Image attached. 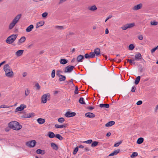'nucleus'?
<instances>
[{
  "mask_svg": "<svg viewBox=\"0 0 158 158\" xmlns=\"http://www.w3.org/2000/svg\"><path fill=\"white\" fill-rule=\"evenodd\" d=\"M9 127L15 130L18 131L21 129L22 126L17 121H12L9 123Z\"/></svg>",
  "mask_w": 158,
  "mask_h": 158,
  "instance_id": "1",
  "label": "nucleus"
},
{
  "mask_svg": "<svg viewBox=\"0 0 158 158\" xmlns=\"http://www.w3.org/2000/svg\"><path fill=\"white\" fill-rule=\"evenodd\" d=\"M21 16L22 15L21 14H19L15 17L9 25V29L11 30L14 28L16 24L19 22V19L21 18Z\"/></svg>",
  "mask_w": 158,
  "mask_h": 158,
  "instance_id": "2",
  "label": "nucleus"
},
{
  "mask_svg": "<svg viewBox=\"0 0 158 158\" xmlns=\"http://www.w3.org/2000/svg\"><path fill=\"white\" fill-rule=\"evenodd\" d=\"M17 37L16 34H13L9 36L6 40V42L9 44H12L16 40Z\"/></svg>",
  "mask_w": 158,
  "mask_h": 158,
  "instance_id": "3",
  "label": "nucleus"
},
{
  "mask_svg": "<svg viewBox=\"0 0 158 158\" xmlns=\"http://www.w3.org/2000/svg\"><path fill=\"white\" fill-rule=\"evenodd\" d=\"M50 98V95L49 93L44 94L41 97V103H45L47 102V99L49 100Z\"/></svg>",
  "mask_w": 158,
  "mask_h": 158,
  "instance_id": "4",
  "label": "nucleus"
},
{
  "mask_svg": "<svg viewBox=\"0 0 158 158\" xmlns=\"http://www.w3.org/2000/svg\"><path fill=\"white\" fill-rule=\"evenodd\" d=\"M135 26V23H131L127 24L124 25L121 27V28L123 30H126L128 28H131Z\"/></svg>",
  "mask_w": 158,
  "mask_h": 158,
  "instance_id": "5",
  "label": "nucleus"
},
{
  "mask_svg": "<svg viewBox=\"0 0 158 158\" xmlns=\"http://www.w3.org/2000/svg\"><path fill=\"white\" fill-rule=\"evenodd\" d=\"M36 141L35 140H32L27 142L26 145L29 147H33L35 145Z\"/></svg>",
  "mask_w": 158,
  "mask_h": 158,
  "instance_id": "6",
  "label": "nucleus"
},
{
  "mask_svg": "<svg viewBox=\"0 0 158 158\" xmlns=\"http://www.w3.org/2000/svg\"><path fill=\"white\" fill-rule=\"evenodd\" d=\"M74 67L72 65H69L67 66L64 70L65 73H70L73 70Z\"/></svg>",
  "mask_w": 158,
  "mask_h": 158,
  "instance_id": "7",
  "label": "nucleus"
},
{
  "mask_svg": "<svg viewBox=\"0 0 158 158\" xmlns=\"http://www.w3.org/2000/svg\"><path fill=\"white\" fill-rule=\"evenodd\" d=\"M26 107V105L23 104H21L19 106L17 107L15 110V112H16L19 111L23 110Z\"/></svg>",
  "mask_w": 158,
  "mask_h": 158,
  "instance_id": "8",
  "label": "nucleus"
},
{
  "mask_svg": "<svg viewBox=\"0 0 158 158\" xmlns=\"http://www.w3.org/2000/svg\"><path fill=\"white\" fill-rule=\"evenodd\" d=\"M5 75L8 77H12L14 75V73L12 71V70H8V71L5 72Z\"/></svg>",
  "mask_w": 158,
  "mask_h": 158,
  "instance_id": "9",
  "label": "nucleus"
},
{
  "mask_svg": "<svg viewBox=\"0 0 158 158\" xmlns=\"http://www.w3.org/2000/svg\"><path fill=\"white\" fill-rule=\"evenodd\" d=\"M76 113L75 112H70L69 111L67 112L65 114V116L66 117H71L75 116Z\"/></svg>",
  "mask_w": 158,
  "mask_h": 158,
  "instance_id": "10",
  "label": "nucleus"
},
{
  "mask_svg": "<svg viewBox=\"0 0 158 158\" xmlns=\"http://www.w3.org/2000/svg\"><path fill=\"white\" fill-rule=\"evenodd\" d=\"M135 59L137 60H141L142 58L141 55L139 53L136 54L135 56Z\"/></svg>",
  "mask_w": 158,
  "mask_h": 158,
  "instance_id": "11",
  "label": "nucleus"
},
{
  "mask_svg": "<svg viewBox=\"0 0 158 158\" xmlns=\"http://www.w3.org/2000/svg\"><path fill=\"white\" fill-rule=\"evenodd\" d=\"M12 70L8 64H5L3 67V70L5 72Z\"/></svg>",
  "mask_w": 158,
  "mask_h": 158,
  "instance_id": "12",
  "label": "nucleus"
},
{
  "mask_svg": "<svg viewBox=\"0 0 158 158\" xmlns=\"http://www.w3.org/2000/svg\"><path fill=\"white\" fill-rule=\"evenodd\" d=\"M142 6L143 5L142 3H140L134 6L133 8V10H139L142 7Z\"/></svg>",
  "mask_w": 158,
  "mask_h": 158,
  "instance_id": "13",
  "label": "nucleus"
},
{
  "mask_svg": "<svg viewBox=\"0 0 158 158\" xmlns=\"http://www.w3.org/2000/svg\"><path fill=\"white\" fill-rule=\"evenodd\" d=\"M85 115L86 117L89 118H94L95 116L94 114L91 112L87 113L85 114Z\"/></svg>",
  "mask_w": 158,
  "mask_h": 158,
  "instance_id": "14",
  "label": "nucleus"
},
{
  "mask_svg": "<svg viewBox=\"0 0 158 158\" xmlns=\"http://www.w3.org/2000/svg\"><path fill=\"white\" fill-rule=\"evenodd\" d=\"M34 27L33 25L31 24L28 26L26 29V31L27 32H30L34 28Z\"/></svg>",
  "mask_w": 158,
  "mask_h": 158,
  "instance_id": "15",
  "label": "nucleus"
},
{
  "mask_svg": "<svg viewBox=\"0 0 158 158\" xmlns=\"http://www.w3.org/2000/svg\"><path fill=\"white\" fill-rule=\"evenodd\" d=\"M26 40V38L24 36L21 37L20 39L19 40L18 44L20 45L23 42H24Z\"/></svg>",
  "mask_w": 158,
  "mask_h": 158,
  "instance_id": "16",
  "label": "nucleus"
},
{
  "mask_svg": "<svg viewBox=\"0 0 158 158\" xmlns=\"http://www.w3.org/2000/svg\"><path fill=\"white\" fill-rule=\"evenodd\" d=\"M67 126V125L65 124L61 125L55 124V127L57 128H65Z\"/></svg>",
  "mask_w": 158,
  "mask_h": 158,
  "instance_id": "17",
  "label": "nucleus"
},
{
  "mask_svg": "<svg viewBox=\"0 0 158 158\" xmlns=\"http://www.w3.org/2000/svg\"><path fill=\"white\" fill-rule=\"evenodd\" d=\"M88 9L89 10L92 11H94L97 9V8L95 5L89 6Z\"/></svg>",
  "mask_w": 158,
  "mask_h": 158,
  "instance_id": "18",
  "label": "nucleus"
},
{
  "mask_svg": "<svg viewBox=\"0 0 158 158\" xmlns=\"http://www.w3.org/2000/svg\"><path fill=\"white\" fill-rule=\"evenodd\" d=\"M24 51L23 50H20L17 51L15 53V55L17 56H21L23 53Z\"/></svg>",
  "mask_w": 158,
  "mask_h": 158,
  "instance_id": "19",
  "label": "nucleus"
},
{
  "mask_svg": "<svg viewBox=\"0 0 158 158\" xmlns=\"http://www.w3.org/2000/svg\"><path fill=\"white\" fill-rule=\"evenodd\" d=\"M84 57L83 56L80 55L78 56L77 58V60L78 62H81L82 61V60L84 59Z\"/></svg>",
  "mask_w": 158,
  "mask_h": 158,
  "instance_id": "20",
  "label": "nucleus"
},
{
  "mask_svg": "<svg viewBox=\"0 0 158 158\" xmlns=\"http://www.w3.org/2000/svg\"><path fill=\"white\" fill-rule=\"evenodd\" d=\"M115 124V122L114 121H110L105 124V126L106 127H111Z\"/></svg>",
  "mask_w": 158,
  "mask_h": 158,
  "instance_id": "21",
  "label": "nucleus"
},
{
  "mask_svg": "<svg viewBox=\"0 0 158 158\" xmlns=\"http://www.w3.org/2000/svg\"><path fill=\"white\" fill-rule=\"evenodd\" d=\"M94 52L96 56H98L99 55L100 53V49L99 48H95L94 50Z\"/></svg>",
  "mask_w": 158,
  "mask_h": 158,
  "instance_id": "22",
  "label": "nucleus"
},
{
  "mask_svg": "<svg viewBox=\"0 0 158 158\" xmlns=\"http://www.w3.org/2000/svg\"><path fill=\"white\" fill-rule=\"evenodd\" d=\"M51 146L52 148L56 150H57L58 149V147L57 145L54 143H51Z\"/></svg>",
  "mask_w": 158,
  "mask_h": 158,
  "instance_id": "23",
  "label": "nucleus"
},
{
  "mask_svg": "<svg viewBox=\"0 0 158 158\" xmlns=\"http://www.w3.org/2000/svg\"><path fill=\"white\" fill-rule=\"evenodd\" d=\"M38 123L40 124H43L45 122V119L42 118H39L37 119Z\"/></svg>",
  "mask_w": 158,
  "mask_h": 158,
  "instance_id": "24",
  "label": "nucleus"
},
{
  "mask_svg": "<svg viewBox=\"0 0 158 158\" xmlns=\"http://www.w3.org/2000/svg\"><path fill=\"white\" fill-rule=\"evenodd\" d=\"M120 150L117 149L114 151L113 152L110 153L109 156H113L117 155L119 152Z\"/></svg>",
  "mask_w": 158,
  "mask_h": 158,
  "instance_id": "25",
  "label": "nucleus"
},
{
  "mask_svg": "<svg viewBox=\"0 0 158 158\" xmlns=\"http://www.w3.org/2000/svg\"><path fill=\"white\" fill-rule=\"evenodd\" d=\"M48 135L49 137L52 138L54 137L55 136L54 133L52 132H49L48 133Z\"/></svg>",
  "mask_w": 158,
  "mask_h": 158,
  "instance_id": "26",
  "label": "nucleus"
},
{
  "mask_svg": "<svg viewBox=\"0 0 158 158\" xmlns=\"http://www.w3.org/2000/svg\"><path fill=\"white\" fill-rule=\"evenodd\" d=\"M99 106L101 108L105 107L106 108H108L109 107V105L108 104H100L99 105Z\"/></svg>",
  "mask_w": 158,
  "mask_h": 158,
  "instance_id": "27",
  "label": "nucleus"
},
{
  "mask_svg": "<svg viewBox=\"0 0 158 158\" xmlns=\"http://www.w3.org/2000/svg\"><path fill=\"white\" fill-rule=\"evenodd\" d=\"M143 140L144 139L143 138H139L138 139L137 143L138 144H141L143 142Z\"/></svg>",
  "mask_w": 158,
  "mask_h": 158,
  "instance_id": "28",
  "label": "nucleus"
},
{
  "mask_svg": "<svg viewBox=\"0 0 158 158\" xmlns=\"http://www.w3.org/2000/svg\"><path fill=\"white\" fill-rule=\"evenodd\" d=\"M60 63L61 64H64L67 63V60L65 59H61L60 61Z\"/></svg>",
  "mask_w": 158,
  "mask_h": 158,
  "instance_id": "29",
  "label": "nucleus"
},
{
  "mask_svg": "<svg viewBox=\"0 0 158 158\" xmlns=\"http://www.w3.org/2000/svg\"><path fill=\"white\" fill-rule=\"evenodd\" d=\"M44 150H42L40 149H38L36 151V152L38 154H44Z\"/></svg>",
  "mask_w": 158,
  "mask_h": 158,
  "instance_id": "30",
  "label": "nucleus"
},
{
  "mask_svg": "<svg viewBox=\"0 0 158 158\" xmlns=\"http://www.w3.org/2000/svg\"><path fill=\"white\" fill-rule=\"evenodd\" d=\"M55 137L60 140H61L63 139V137H62L60 135L57 134L55 135Z\"/></svg>",
  "mask_w": 158,
  "mask_h": 158,
  "instance_id": "31",
  "label": "nucleus"
},
{
  "mask_svg": "<svg viewBox=\"0 0 158 158\" xmlns=\"http://www.w3.org/2000/svg\"><path fill=\"white\" fill-rule=\"evenodd\" d=\"M140 76H138L136 78V79L135 81V84L137 85L139 83L140 80Z\"/></svg>",
  "mask_w": 158,
  "mask_h": 158,
  "instance_id": "32",
  "label": "nucleus"
},
{
  "mask_svg": "<svg viewBox=\"0 0 158 158\" xmlns=\"http://www.w3.org/2000/svg\"><path fill=\"white\" fill-rule=\"evenodd\" d=\"M138 155L137 152H134L132 153V154L131 156V158H134L135 157L137 156Z\"/></svg>",
  "mask_w": 158,
  "mask_h": 158,
  "instance_id": "33",
  "label": "nucleus"
},
{
  "mask_svg": "<svg viewBox=\"0 0 158 158\" xmlns=\"http://www.w3.org/2000/svg\"><path fill=\"white\" fill-rule=\"evenodd\" d=\"M34 113H32L27 114V116L25 117V118H30L34 116Z\"/></svg>",
  "mask_w": 158,
  "mask_h": 158,
  "instance_id": "34",
  "label": "nucleus"
},
{
  "mask_svg": "<svg viewBox=\"0 0 158 158\" xmlns=\"http://www.w3.org/2000/svg\"><path fill=\"white\" fill-rule=\"evenodd\" d=\"M60 77H61L60 78L59 80L60 81H64L65 80L66 77H65L63 75H61Z\"/></svg>",
  "mask_w": 158,
  "mask_h": 158,
  "instance_id": "35",
  "label": "nucleus"
},
{
  "mask_svg": "<svg viewBox=\"0 0 158 158\" xmlns=\"http://www.w3.org/2000/svg\"><path fill=\"white\" fill-rule=\"evenodd\" d=\"M79 102L81 104H85V103L84 101V98H80L79 101Z\"/></svg>",
  "mask_w": 158,
  "mask_h": 158,
  "instance_id": "36",
  "label": "nucleus"
},
{
  "mask_svg": "<svg viewBox=\"0 0 158 158\" xmlns=\"http://www.w3.org/2000/svg\"><path fill=\"white\" fill-rule=\"evenodd\" d=\"M12 107V106H10L6 105H2L1 106H0V108H9L10 107Z\"/></svg>",
  "mask_w": 158,
  "mask_h": 158,
  "instance_id": "37",
  "label": "nucleus"
},
{
  "mask_svg": "<svg viewBox=\"0 0 158 158\" xmlns=\"http://www.w3.org/2000/svg\"><path fill=\"white\" fill-rule=\"evenodd\" d=\"M98 142L96 141H94L91 144V146L92 147H94L97 146L98 144Z\"/></svg>",
  "mask_w": 158,
  "mask_h": 158,
  "instance_id": "38",
  "label": "nucleus"
},
{
  "mask_svg": "<svg viewBox=\"0 0 158 158\" xmlns=\"http://www.w3.org/2000/svg\"><path fill=\"white\" fill-rule=\"evenodd\" d=\"M90 58H94L95 56V54L94 52H91L89 54Z\"/></svg>",
  "mask_w": 158,
  "mask_h": 158,
  "instance_id": "39",
  "label": "nucleus"
},
{
  "mask_svg": "<svg viewBox=\"0 0 158 158\" xmlns=\"http://www.w3.org/2000/svg\"><path fill=\"white\" fill-rule=\"evenodd\" d=\"M62 73V71L59 70H57L56 71V75H57L59 77L61 75L60 74L61 73Z\"/></svg>",
  "mask_w": 158,
  "mask_h": 158,
  "instance_id": "40",
  "label": "nucleus"
},
{
  "mask_svg": "<svg viewBox=\"0 0 158 158\" xmlns=\"http://www.w3.org/2000/svg\"><path fill=\"white\" fill-rule=\"evenodd\" d=\"M58 121L59 123H63L64 121V119L63 118H60L58 119Z\"/></svg>",
  "mask_w": 158,
  "mask_h": 158,
  "instance_id": "41",
  "label": "nucleus"
},
{
  "mask_svg": "<svg viewBox=\"0 0 158 158\" xmlns=\"http://www.w3.org/2000/svg\"><path fill=\"white\" fill-rule=\"evenodd\" d=\"M135 48V46L133 44H131L129 47V49L131 50H132Z\"/></svg>",
  "mask_w": 158,
  "mask_h": 158,
  "instance_id": "42",
  "label": "nucleus"
},
{
  "mask_svg": "<svg viewBox=\"0 0 158 158\" xmlns=\"http://www.w3.org/2000/svg\"><path fill=\"white\" fill-rule=\"evenodd\" d=\"M30 93L29 90L27 88L26 89L25 92V94L26 96H28Z\"/></svg>",
  "mask_w": 158,
  "mask_h": 158,
  "instance_id": "43",
  "label": "nucleus"
},
{
  "mask_svg": "<svg viewBox=\"0 0 158 158\" xmlns=\"http://www.w3.org/2000/svg\"><path fill=\"white\" fill-rule=\"evenodd\" d=\"M92 142V140L91 139H89L88 140L84 141L83 143H86L88 144H91Z\"/></svg>",
  "mask_w": 158,
  "mask_h": 158,
  "instance_id": "44",
  "label": "nucleus"
},
{
  "mask_svg": "<svg viewBox=\"0 0 158 158\" xmlns=\"http://www.w3.org/2000/svg\"><path fill=\"white\" fill-rule=\"evenodd\" d=\"M122 142V141H121L118 143H115V144H114V146L115 147L118 146L120 144H121Z\"/></svg>",
  "mask_w": 158,
  "mask_h": 158,
  "instance_id": "45",
  "label": "nucleus"
},
{
  "mask_svg": "<svg viewBox=\"0 0 158 158\" xmlns=\"http://www.w3.org/2000/svg\"><path fill=\"white\" fill-rule=\"evenodd\" d=\"M78 147H77L74 150L73 152V154L74 155L76 154L77 153V151H78Z\"/></svg>",
  "mask_w": 158,
  "mask_h": 158,
  "instance_id": "46",
  "label": "nucleus"
},
{
  "mask_svg": "<svg viewBox=\"0 0 158 158\" xmlns=\"http://www.w3.org/2000/svg\"><path fill=\"white\" fill-rule=\"evenodd\" d=\"M134 60H131V59H127V61L129 62L131 64H135V62H134Z\"/></svg>",
  "mask_w": 158,
  "mask_h": 158,
  "instance_id": "47",
  "label": "nucleus"
},
{
  "mask_svg": "<svg viewBox=\"0 0 158 158\" xmlns=\"http://www.w3.org/2000/svg\"><path fill=\"white\" fill-rule=\"evenodd\" d=\"M158 49V45L156 47L153 48V49H152V50H151V52L152 53H153L155 51Z\"/></svg>",
  "mask_w": 158,
  "mask_h": 158,
  "instance_id": "48",
  "label": "nucleus"
},
{
  "mask_svg": "<svg viewBox=\"0 0 158 158\" xmlns=\"http://www.w3.org/2000/svg\"><path fill=\"white\" fill-rule=\"evenodd\" d=\"M35 86L36 87V89L37 90H39L40 89V86L39 84L38 83H37L35 85Z\"/></svg>",
  "mask_w": 158,
  "mask_h": 158,
  "instance_id": "49",
  "label": "nucleus"
},
{
  "mask_svg": "<svg viewBox=\"0 0 158 158\" xmlns=\"http://www.w3.org/2000/svg\"><path fill=\"white\" fill-rule=\"evenodd\" d=\"M55 76V70L54 69L52 71L51 73V77L52 78H54Z\"/></svg>",
  "mask_w": 158,
  "mask_h": 158,
  "instance_id": "50",
  "label": "nucleus"
},
{
  "mask_svg": "<svg viewBox=\"0 0 158 158\" xmlns=\"http://www.w3.org/2000/svg\"><path fill=\"white\" fill-rule=\"evenodd\" d=\"M151 24L152 25L156 26L157 24V23L155 21H151Z\"/></svg>",
  "mask_w": 158,
  "mask_h": 158,
  "instance_id": "51",
  "label": "nucleus"
},
{
  "mask_svg": "<svg viewBox=\"0 0 158 158\" xmlns=\"http://www.w3.org/2000/svg\"><path fill=\"white\" fill-rule=\"evenodd\" d=\"M40 26H42L44 24V21H42L40 22H39L37 23Z\"/></svg>",
  "mask_w": 158,
  "mask_h": 158,
  "instance_id": "52",
  "label": "nucleus"
},
{
  "mask_svg": "<svg viewBox=\"0 0 158 158\" xmlns=\"http://www.w3.org/2000/svg\"><path fill=\"white\" fill-rule=\"evenodd\" d=\"M48 15V13L44 12L42 14V16L43 17H46Z\"/></svg>",
  "mask_w": 158,
  "mask_h": 158,
  "instance_id": "53",
  "label": "nucleus"
},
{
  "mask_svg": "<svg viewBox=\"0 0 158 158\" xmlns=\"http://www.w3.org/2000/svg\"><path fill=\"white\" fill-rule=\"evenodd\" d=\"M55 27L58 29H62L63 28V27L62 26H56Z\"/></svg>",
  "mask_w": 158,
  "mask_h": 158,
  "instance_id": "54",
  "label": "nucleus"
},
{
  "mask_svg": "<svg viewBox=\"0 0 158 158\" xmlns=\"http://www.w3.org/2000/svg\"><path fill=\"white\" fill-rule=\"evenodd\" d=\"M78 87L77 86H76L75 88V89L74 91V93L76 94H78Z\"/></svg>",
  "mask_w": 158,
  "mask_h": 158,
  "instance_id": "55",
  "label": "nucleus"
},
{
  "mask_svg": "<svg viewBox=\"0 0 158 158\" xmlns=\"http://www.w3.org/2000/svg\"><path fill=\"white\" fill-rule=\"evenodd\" d=\"M138 38L140 40H142L143 39V37L142 35H140L138 36Z\"/></svg>",
  "mask_w": 158,
  "mask_h": 158,
  "instance_id": "56",
  "label": "nucleus"
},
{
  "mask_svg": "<svg viewBox=\"0 0 158 158\" xmlns=\"http://www.w3.org/2000/svg\"><path fill=\"white\" fill-rule=\"evenodd\" d=\"M112 17V15H109L106 19L105 21V22H106L109 19H110Z\"/></svg>",
  "mask_w": 158,
  "mask_h": 158,
  "instance_id": "57",
  "label": "nucleus"
},
{
  "mask_svg": "<svg viewBox=\"0 0 158 158\" xmlns=\"http://www.w3.org/2000/svg\"><path fill=\"white\" fill-rule=\"evenodd\" d=\"M85 58L88 59V58H90L89 54H88L87 53L85 54Z\"/></svg>",
  "mask_w": 158,
  "mask_h": 158,
  "instance_id": "58",
  "label": "nucleus"
},
{
  "mask_svg": "<svg viewBox=\"0 0 158 158\" xmlns=\"http://www.w3.org/2000/svg\"><path fill=\"white\" fill-rule=\"evenodd\" d=\"M142 102L141 101H139L137 102L136 104L138 105H139L142 104Z\"/></svg>",
  "mask_w": 158,
  "mask_h": 158,
  "instance_id": "59",
  "label": "nucleus"
},
{
  "mask_svg": "<svg viewBox=\"0 0 158 158\" xmlns=\"http://www.w3.org/2000/svg\"><path fill=\"white\" fill-rule=\"evenodd\" d=\"M135 86H133L131 90V91L132 92H134L135 91Z\"/></svg>",
  "mask_w": 158,
  "mask_h": 158,
  "instance_id": "60",
  "label": "nucleus"
},
{
  "mask_svg": "<svg viewBox=\"0 0 158 158\" xmlns=\"http://www.w3.org/2000/svg\"><path fill=\"white\" fill-rule=\"evenodd\" d=\"M66 0H60L59 2V4H62L64 2H65Z\"/></svg>",
  "mask_w": 158,
  "mask_h": 158,
  "instance_id": "61",
  "label": "nucleus"
},
{
  "mask_svg": "<svg viewBox=\"0 0 158 158\" xmlns=\"http://www.w3.org/2000/svg\"><path fill=\"white\" fill-rule=\"evenodd\" d=\"M27 75V73L26 72H24L23 73V77L26 76Z\"/></svg>",
  "mask_w": 158,
  "mask_h": 158,
  "instance_id": "62",
  "label": "nucleus"
},
{
  "mask_svg": "<svg viewBox=\"0 0 158 158\" xmlns=\"http://www.w3.org/2000/svg\"><path fill=\"white\" fill-rule=\"evenodd\" d=\"M158 110V105H157L156 108L155 109V112H156L157 111V110Z\"/></svg>",
  "mask_w": 158,
  "mask_h": 158,
  "instance_id": "63",
  "label": "nucleus"
},
{
  "mask_svg": "<svg viewBox=\"0 0 158 158\" xmlns=\"http://www.w3.org/2000/svg\"><path fill=\"white\" fill-rule=\"evenodd\" d=\"M70 85H74V84L73 82V80L72 79V80H71L70 81Z\"/></svg>",
  "mask_w": 158,
  "mask_h": 158,
  "instance_id": "64",
  "label": "nucleus"
}]
</instances>
